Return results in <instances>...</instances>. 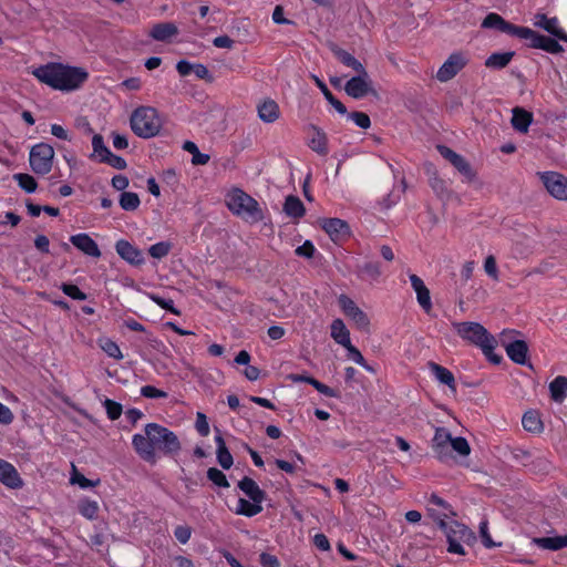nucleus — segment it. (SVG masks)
<instances>
[{"label":"nucleus","mask_w":567,"mask_h":567,"mask_svg":"<svg viewBox=\"0 0 567 567\" xmlns=\"http://www.w3.org/2000/svg\"><path fill=\"white\" fill-rule=\"evenodd\" d=\"M78 511L86 519L94 520L99 516L100 507L96 501L83 498L79 502Z\"/></svg>","instance_id":"38"},{"label":"nucleus","mask_w":567,"mask_h":567,"mask_svg":"<svg viewBox=\"0 0 567 567\" xmlns=\"http://www.w3.org/2000/svg\"><path fill=\"white\" fill-rule=\"evenodd\" d=\"M289 379L295 383H308L312 385L319 393L328 396V398H339L340 393L338 390H334L327 384L320 382L313 377L307 373H292L289 375Z\"/></svg>","instance_id":"21"},{"label":"nucleus","mask_w":567,"mask_h":567,"mask_svg":"<svg viewBox=\"0 0 567 567\" xmlns=\"http://www.w3.org/2000/svg\"><path fill=\"white\" fill-rule=\"evenodd\" d=\"M549 391L555 402H563L567 394V377H556L549 384Z\"/></svg>","instance_id":"35"},{"label":"nucleus","mask_w":567,"mask_h":567,"mask_svg":"<svg viewBox=\"0 0 567 567\" xmlns=\"http://www.w3.org/2000/svg\"><path fill=\"white\" fill-rule=\"evenodd\" d=\"M133 133L142 138H151L157 136L163 126V120L153 106L136 107L130 118Z\"/></svg>","instance_id":"6"},{"label":"nucleus","mask_w":567,"mask_h":567,"mask_svg":"<svg viewBox=\"0 0 567 567\" xmlns=\"http://www.w3.org/2000/svg\"><path fill=\"white\" fill-rule=\"evenodd\" d=\"M183 150L193 155L192 163L194 165H205L210 159L209 155L200 153L197 145L192 141H185L183 144Z\"/></svg>","instance_id":"40"},{"label":"nucleus","mask_w":567,"mask_h":567,"mask_svg":"<svg viewBox=\"0 0 567 567\" xmlns=\"http://www.w3.org/2000/svg\"><path fill=\"white\" fill-rule=\"evenodd\" d=\"M54 148L44 142L33 145L29 153V164L37 175H47L51 172L54 159Z\"/></svg>","instance_id":"8"},{"label":"nucleus","mask_w":567,"mask_h":567,"mask_svg":"<svg viewBox=\"0 0 567 567\" xmlns=\"http://www.w3.org/2000/svg\"><path fill=\"white\" fill-rule=\"evenodd\" d=\"M132 446L140 458L151 465L156 464L157 452L165 456H175L182 449L178 436L158 423H147L144 426V434H134Z\"/></svg>","instance_id":"1"},{"label":"nucleus","mask_w":567,"mask_h":567,"mask_svg":"<svg viewBox=\"0 0 567 567\" xmlns=\"http://www.w3.org/2000/svg\"><path fill=\"white\" fill-rule=\"evenodd\" d=\"M308 130L312 132L307 143L310 150L320 156H327L329 154V147L326 132L315 124H310Z\"/></svg>","instance_id":"19"},{"label":"nucleus","mask_w":567,"mask_h":567,"mask_svg":"<svg viewBox=\"0 0 567 567\" xmlns=\"http://www.w3.org/2000/svg\"><path fill=\"white\" fill-rule=\"evenodd\" d=\"M172 250V244L169 241H158L148 248V254L155 259H162L166 257Z\"/></svg>","instance_id":"43"},{"label":"nucleus","mask_w":567,"mask_h":567,"mask_svg":"<svg viewBox=\"0 0 567 567\" xmlns=\"http://www.w3.org/2000/svg\"><path fill=\"white\" fill-rule=\"evenodd\" d=\"M546 190L558 200H567V177L557 172H538Z\"/></svg>","instance_id":"11"},{"label":"nucleus","mask_w":567,"mask_h":567,"mask_svg":"<svg viewBox=\"0 0 567 567\" xmlns=\"http://www.w3.org/2000/svg\"><path fill=\"white\" fill-rule=\"evenodd\" d=\"M430 515L437 520L440 529H442L446 536L447 551L450 554H456L464 556L466 554L463 544H470L475 539V535L471 528L466 525L452 520L447 523L445 517L446 513H436L434 509L429 508Z\"/></svg>","instance_id":"4"},{"label":"nucleus","mask_w":567,"mask_h":567,"mask_svg":"<svg viewBox=\"0 0 567 567\" xmlns=\"http://www.w3.org/2000/svg\"><path fill=\"white\" fill-rule=\"evenodd\" d=\"M321 227L332 240H339L349 235V225L340 218H326Z\"/></svg>","instance_id":"23"},{"label":"nucleus","mask_w":567,"mask_h":567,"mask_svg":"<svg viewBox=\"0 0 567 567\" xmlns=\"http://www.w3.org/2000/svg\"><path fill=\"white\" fill-rule=\"evenodd\" d=\"M409 278L411 286L416 293V300L420 307L426 315H430L433 308L430 290L425 286L422 278L419 277L417 275L411 274Z\"/></svg>","instance_id":"16"},{"label":"nucleus","mask_w":567,"mask_h":567,"mask_svg":"<svg viewBox=\"0 0 567 567\" xmlns=\"http://www.w3.org/2000/svg\"><path fill=\"white\" fill-rule=\"evenodd\" d=\"M61 290L73 300L83 301L87 298L86 293L73 284H62Z\"/></svg>","instance_id":"48"},{"label":"nucleus","mask_w":567,"mask_h":567,"mask_svg":"<svg viewBox=\"0 0 567 567\" xmlns=\"http://www.w3.org/2000/svg\"><path fill=\"white\" fill-rule=\"evenodd\" d=\"M514 56V52H495L485 60V66L489 69L501 70L509 64Z\"/></svg>","instance_id":"36"},{"label":"nucleus","mask_w":567,"mask_h":567,"mask_svg":"<svg viewBox=\"0 0 567 567\" xmlns=\"http://www.w3.org/2000/svg\"><path fill=\"white\" fill-rule=\"evenodd\" d=\"M100 163H105L120 171L125 169L127 166L126 161L122 156L115 155L112 152L105 158H100Z\"/></svg>","instance_id":"55"},{"label":"nucleus","mask_w":567,"mask_h":567,"mask_svg":"<svg viewBox=\"0 0 567 567\" xmlns=\"http://www.w3.org/2000/svg\"><path fill=\"white\" fill-rule=\"evenodd\" d=\"M238 488L249 498H239L235 514L245 517H254L262 512V503L267 494L249 476H244L237 484Z\"/></svg>","instance_id":"5"},{"label":"nucleus","mask_w":567,"mask_h":567,"mask_svg":"<svg viewBox=\"0 0 567 567\" xmlns=\"http://www.w3.org/2000/svg\"><path fill=\"white\" fill-rule=\"evenodd\" d=\"M178 33L177 27L172 22H161L153 25L150 35L156 41H167Z\"/></svg>","instance_id":"30"},{"label":"nucleus","mask_w":567,"mask_h":567,"mask_svg":"<svg viewBox=\"0 0 567 567\" xmlns=\"http://www.w3.org/2000/svg\"><path fill=\"white\" fill-rule=\"evenodd\" d=\"M228 209L243 219L259 221L262 219V212L258 202L240 188L231 189L226 196Z\"/></svg>","instance_id":"7"},{"label":"nucleus","mask_w":567,"mask_h":567,"mask_svg":"<svg viewBox=\"0 0 567 567\" xmlns=\"http://www.w3.org/2000/svg\"><path fill=\"white\" fill-rule=\"evenodd\" d=\"M429 368L439 382L447 385L454 392L456 391L454 374L447 368L435 362H429Z\"/></svg>","instance_id":"29"},{"label":"nucleus","mask_w":567,"mask_h":567,"mask_svg":"<svg viewBox=\"0 0 567 567\" xmlns=\"http://www.w3.org/2000/svg\"><path fill=\"white\" fill-rule=\"evenodd\" d=\"M71 482L73 484H79L80 487L82 488H89V487H93V486H96L99 484V481H91L89 478H86L84 475L75 472L72 477H71Z\"/></svg>","instance_id":"64"},{"label":"nucleus","mask_w":567,"mask_h":567,"mask_svg":"<svg viewBox=\"0 0 567 567\" xmlns=\"http://www.w3.org/2000/svg\"><path fill=\"white\" fill-rule=\"evenodd\" d=\"M450 446L453 449V451L462 456H467L471 453V447L467 440L462 436L452 437Z\"/></svg>","instance_id":"49"},{"label":"nucleus","mask_w":567,"mask_h":567,"mask_svg":"<svg viewBox=\"0 0 567 567\" xmlns=\"http://www.w3.org/2000/svg\"><path fill=\"white\" fill-rule=\"evenodd\" d=\"M120 206L123 210L134 212L140 207L141 200L136 193L123 192L120 195Z\"/></svg>","instance_id":"42"},{"label":"nucleus","mask_w":567,"mask_h":567,"mask_svg":"<svg viewBox=\"0 0 567 567\" xmlns=\"http://www.w3.org/2000/svg\"><path fill=\"white\" fill-rule=\"evenodd\" d=\"M360 271L373 280H377L382 274L381 266L378 261L365 262L361 266Z\"/></svg>","instance_id":"51"},{"label":"nucleus","mask_w":567,"mask_h":567,"mask_svg":"<svg viewBox=\"0 0 567 567\" xmlns=\"http://www.w3.org/2000/svg\"><path fill=\"white\" fill-rule=\"evenodd\" d=\"M338 305L342 313L353 321L358 329L364 331L369 329L370 319L368 315L349 296L341 293L338 297Z\"/></svg>","instance_id":"12"},{"label":"nucleus","mask_w":567,"mask_h":567,"mask_svg":"<svg viewBox=\"0 0 567 567\" xmlns=\"http://www.w3.org/2000/svg\"><path fill=\"white\" fill-rule=\"evenodd\" d=\"M101 348L110 358L115 360L123 359V353L115 341L106 339L103 341V343H101Z\"/></svg>","instance_id":"47"},{"label":"nucleus","mask_w":567,"mask_h":567,"mask_svg":"<svg viewBox=\"0 0 567 567\" xmlns=\"http://www.w3.org/2000/svg\"><path fill=\"white\" fill-rule=\"evenodd\" d=\"M348 352V358L365 369L367 371H372V368L368 364L367 360L360 352V350L354 347L351 342L350 346L343 347Z\"/></svg>","instance_id":"44"},{"label":"nucleus","mask_w":567,"mask_h":567,"mask_svg":"<svg viewBox=\"0 0 567 567\" xmlns=\"http://www.w3.org/2000/svg\"><path fill=\"white\" fill-rule=\"evenodd\" d=\"M534 25L545 30L554 38L567 43V33L559 25L557 17L548 18L545 13H536L534 18Z\"/></svg>","instance_id":"14"},{"label":"nucleus","mask_w":567,"mask_h":567,"mask_svg":"<svg viewBox=\"0 0 567 567\" xmlns=\"http://www.w3.org/2000/svg\"><path fill=\"white\" fill-rule=\"evenodd\" d=\"M429 504L441 507L442 509H444L443 513H450L454 515L451 505L435 493L431 494V496L429 497Z\"/></svg>","instance_id":"62"},{"label":"nucleus","mask_w":567,"mask_h":567,"mask_svg":"<svg viewBox=\"0 0 567 567\" xmlns=\"http://www.w3.org/2000/svg\"><path fill=\"white\" fill-rule=\"evenodd\" d=\"M195 427L200 436H207L209 434V424L204 413H197Z\"/></svg>","instance_id":"60"},{"label":"nucleus","mask_w":567,"mask_h":567,"mask_svg":"<svg viewBox=\"0 0 567 567\" xmlns=\"http://www.w3.org/2000/svg\"><path fill=\"white\" fill-rule=\"evenodd\" d=\"M0 482L9 488L17 489L23 486V481L17 468L9 462L0 458Z\"/></svg>","instance_id":"22"},{"label":"nucleus","mask_w":567,"mask_h":567,"mask_svg":"<svg viewBox=\"0 0 567 567\" xmlns=\"http://www.w3.org/2000/svg\"><path fill=\"white\" fill-rule=\"evenodd\" d=\"M207 478L212 481L216 486L227 488L229 487V482L226 475L216 467H209L207 470Z\"/></svg>","instance_id":"45"},{"label":"nucleus","mask_w":567,"mask_h":567,"mask_svg":"<svg viewBox=\"0 0 567 567\" xmlns=\"http://www.w3.org/2000/svg\"><path fill=\"white\" fill-rule=\"evenodd\" d=\"M336 58L348 68H351L357 74H363L367 75V70L363 66V64L354 58L350 52L343 50V49H337L333 51Z\"/></svg>","instance_id":"31"},{"label":"nucleus","mask_w":567,"mask_h":567,"mask_svg":"<svg viewBox=\"0 0 567 567\" xmlns=\"http://www.w3.org/2000/svg\"><path fill=\"white\" fill-rule=\"evenodd\" d=\"M117 255L133 266L143 265L145 259L141 249L132 245L128 240L120 239L115 244Z\"/></svg>","instance_id":"15"},{"label":"nucleus","mask_w":567,"mask_h":567,"mask_svg":"<svg viewBox=\"0 0 567 567\" xmlns=\"http://www.w3.org/2000/svg\"><path fill=\"white\" fill-rule=\"evenodd\" d=\"M284 213L292 218L300 219L306 215V207L302 200L296 195H288L284 203Z\"/></svg>","instance_id":"26"},{"label":"nucleus","mask_w":567,"mask_h":567,"mask_svg":"<svg viewBox=\"0 0 567 567\" xmlns=\"http://www.w3.org/2000/svg\"><path fill=\"white\" fill-rule=\"evenodd\" d=\"M259 118L265 123H274L280 116V110L274 100H265L257 107Z\"/></svg>","instance_id":"25"},{"label":"nucleus","mask_w":567,"mask_h":567,"mask_svg":"<svg viewBox=\"0 0 567 567\" xmlns=\"http://www.w3.org/2000/svg\"><path fill=\"white\" fill-rule=\"evenodd\" d=\"M452 165L464 176L467 181H472L475 176L470 163L461 155L452 163Z\"/></svg>","instance_id":"46"},{"label":"nucleus","mask_w":567,"mask_h":567,"mask_svg":"<svg viewBox=\"0 0 567 567\" xmlns=\"http://www.w3.org/2000/svg\"><path fill=\"white\" fill-rule=\"evenodd\" d=\"M484 270L493 280H498V268L493 255L485 258Z\"/></svg>","instance_id":"58"},{"label":"nucleus","mask_w":567,"mask_h":567,"mask_svg":"<svg viewBox=\"0 0 567 567\" xmlns=\"http://www.w3.org/2000/svg\"><path fill=\"white\" fill-rule=\"evenodd\" d=\"M482 28L484 29H496L499 32L509 34L512 37L520 38L524 27L513 24L506 21L502 16L495 12L488 13L483 22Z\"/></svg>","instance_id":"13"},{"label":"nucleus","mask_w":567,"mask_h":567,"mask_svg":"<svg viewBox=\"0 0 567 567\" xmlns=\"http://www.w3.org/2000/svg\"><path fill=\"white\" fill-rule=\"evenodd\" d=\"M71 244L82 251L84 255L93 258L101 257V250L95 240H93L87 234L80 233L70 237Z\"/></svg>","instance_id":"17"},{"label":"nucleus","mask_w":567,"mask_h":567,"mask_svg":"<svg viewBox=\"0 0 567 567\" xmlns=\"http://www.w3.org/2000/svg\"><path fill=\"white\" fill-rule=\"evenodd\" d=\"M92 147L93 153L91 154V159H97L100 162V158H105L110 153V148L105 145L104 138L101 134H94L92 137Z\"/></svg>","instance_id":"39"},{"label":"nucleus","mask_w":567,"mask_h":567,"mask_svg":"<svg viewBox=\"0 0 567 567\" xmlns=\"http://www.w3.org/2000/svg\"><path fill=\"white\" fill-rule=\"evenodd\" d=\"M508 358L520 365L527 362L528 346L524 340H515L505 346Z\"/></svg>","instance_id":"24"},{"label":"nucleus","mask_w":567,"mask_h":567,"mask_svg":"<svg viewBox=\"0 0 567 567\" xmlns=\"http://www.w3.org/2000/svg\"><path fill=\"white\" fill-rule=\"evenodd\" d=\"M315 81L319 90L322 92L324 99L329 102V104H331L339 114H348L346 105L331 93L327 84L317 76H315Z\"/></svg>","instance_id":"34"},{"label":"nucleus","mask_w":567,"mask_h":567,"mask_svg":"<svg viewBox=\"0 0 567 567\" xmlns=\"http://www.w3.org/2000/svg\"><path fill=\"white\" fill-rule=\"evenodd\" d=\"M32 74L41 82L61 92H73L83 86L89 80V72L81 66L49 62L32 71Z\"/></svg>","instance_id":"2"},{"label":"nucleus","mask_w":567,"mask_h":567,"mask_svg":"<svg viewBox=\"0 0 567 567\" xmlns=\"http://www.w3.org/2000/svg\"><path fill=\"white\" fill-rule=\"evenodd\" d=\"M452 434L445 427H436L432 440V449L440 461H444L449 456V447L452 441Z\"/></svg>","instance_id":"20"},{"label":"nucleus","mask_w":567,"mask_h":567,"mask_svg":"<svg viewBox=\"0 0 567 567\" xmlns=\"http://www.w3.org/2000/svg\"><path fill=\"white\" fill-rule=\"evenodd\" d=\"M192 528L187 525H177L174 529V536L178 543L185 545L192 537Z\"/></svg>","instance_id":"56"},{"label":"nucleus","mask_w":567,"mask_h":567,"mask_svg":"<svg viewBox=\"0 0 567 567\" xmlns=\"http://www.w3.org/2000/svg\"><path fill=\"white\" fill-rule=\"evenodd\" d=\"M193 73L200 80H204L208 83H212L214 82V76L212 75V73L209 72V70L207 69L206 65L202 64V63H196L194 64V70H193Z\"/></svg>","instance_id":"61"},{"label":"nucleus","mask_w":567,"mask_h":567,"mask_svg":"<svg viewBox=\"0 0 567 567\" xmlns=\"http://www.w3.org/2000/svg\"><path fill=\"white\" fill-rule=\"evenodd\" d=\"M152 300L157 305L159 306L162 309L173 313V315H176V316H179L181 312L179 310H177L175 308V305H174V300L171 299V298H164V297H161V296H152Z\"/></svg>","instance_id":"53"},{"label":"nucleus","mask_w":567,"mask_h":567,"mask_svg":"<svg viewBox=\"0 0 567 567\" xmlns=\"http://www.w3.org/2000/svg\"><path fill=\"white\" fill-rule=\"evenodd\" d=\"M470 62L467 53L457 51L449 55L445 62L436 72V79L442 82H449L455 78Z\"/></svg>","instance_id":"9"},{"label":"nucleus","mask_w":567,"mask_h":567,"mask_svg":"<svg viewBox=\"0 0 567 567\" xmlns=\"http://www.w3.org/2000/svg\"><path fill=\"white\" fill-rule=\"evenodd\" d=\"M141 395L147 399H165L168 394L153 385H144L141 388Z\"/></svg>","instance_id":"57"},{"label":"nucleus","mask_w":567,"mask_h":567,"mask_svg":"<svg viewBox=\"0 0 567 567\" xmlns=\"http://www.w3.org/2000/svg\"><path fill=\"white\" fill-rule=\"evenodd\" d=\"M478 532H480L482 544L486 548H494L497 546V544H495L494 540L492 539V536L488 530V522L486 519H484L480 523ZM499 545L501 544H498V546Z\"/></svg>","instance_id":"50"},{"label":"nucleus","mask_w":567,"mask_h":567,"mask_svg":"<svg viewBox=\"0 0 567 567\" xmlns=\"http://www.w3.org/2000/svg\"><path fill=\"white\" fill-rule=\"evenodd\" d=\"M316 247L310 240H306L301 246H298L295 254L299 257L310 259L315 256Z\"/></svg>","instance_id":"59"},{"label":"nucleus","mask_w":567,"mask_h":567,"mask_svg":"<svg viewBox=\"0 0 567 567\" xmlns=\"http://www.w3.org/2000/svg\"><path fill=\"white\" fill-rule=\"evenodd\" d=\"M512 125L519 133H527L533 122V114L522 107L513 110Z\"/></svg>","instance_id":"28"},{"label":"nucleus","mask_w":567,"mask_h":567,"mask_svg":"<svg viewBox=\"0 0 567 567\" xmlns=\"http://www.w3.org/2000/svg\"><path fill=\"white\" fill-rule=\"evenodd\" d=\"M13 179L18 183L19 187L28 194L34 193L38 188V182L30 174L17 173L13 175Z\"/></svg>","instance_id":"41"},{"label":"nucleus","mask_w":567,"mask_h":567,"mask_svg":"<svg viewBox=\"0 0 567 567\" xmlns=\"http://www.w3.org/2000/svg\"><path fill=\"white\" fill-rule=\"evenodd\" d=\"M346 93L353 99H362L370 91L369 74L352 76L344 85Z\"/></svg>","instance_id":"18"},{"label":"nucleus","mask_w":567,"mask_h":567,"mask_svg":"<svg viewBox=\"0 0 567 567\" xmlns=\"http://www.w3.org/2000/svg\"><path fill=\"white\" fill-rule=\"evenodd\" d=\"M330 334L336 343H338L342 347L350 346V342H351L350 331L346 327L342 319L337 318L331 322Z\"/></svg>","instance_id":"27"},{"label":"nucleus","mask_w":567,"mask_h":567,"mask_svg":"<svg viewBox=\"0 0 567 567\" xmlns=\"http://www.w3.org/2000/svg\"><path fill=\"white\" fill-rule=\"evenodd\" d=\"M453 326L462 339L481 348L491 362L498 364L502 361V355L494 353L496 347L495 338L481 323L464 321L456 322Z\"/></svg>","instance_id":"3"},{"label":"nucleus","mask_w":567,"mask_h":567,"mask_svg":"<svg viewBox=\"0 0 567 567\" xmlns=\"http://www.w3.org/2000/svg\"><path fill=\"white\" fill-rule=\"evenodd\" d=\"M523 427L532 433H540L544 429L539 414L536 411H527L522 417Z\"/></svg>","instance_id":"37"},{"label":"nucleus","mask_w":567,"mask_h":567,"mask_svg":"<svg viewBox=\"0 0 567 567\" xmlns=\"http://www.w3.org/2000/svg\"><path fill=\"white\" fill-rule=\"evenodd\" d=\"M519 39L528 41V47L533 49H540L551 54H558L564 51L558 39L540 34L528 27H524Z\"/></svg>","instance_id":"10"},{"label":"nucleus","mask_w":567,"mask_h":567,"mask_svg":"<svg viewBox=\"0 0 567 567\" xmlns=\"http://www.w3.org/2000/svg\"><path fill=\"white\" fill-rule=\"evenodd\" d=\"M215 442L217 445V462L224 470H229L234 464L233 455L226 446V443L220 433L215 435Z\"/></svg>","instance_id":"32"},{"label":"nucleus","mask_w":567,"mask_h":567,"mask_svg":"<svg viewBox=\"0 0 567 567\" xmlns=\"http://www.w3.org/2000/svg\"><path fill=\"white\" fill-rule=\"evenodd\" d=\"M259 563L262 567H280L278 557L265 551L259 555Z\"/></svg>","instance_id":"63"},{"label":"nucleus","mask_w":567,"mask_h":567,"mask_svg":"<svg viewBox=\"0 0 567 567\" xmlns=\"http://www.w3.org/2000/svg\"><path fill=\"white\" fill-rule=\"evenodd\" d=\"M104 406L106 410L107 417L112 421L117 420L123 412L122 404L111 399L105 400Z\"/></svg>","instance_id":"52"},{"label":"nucleus","mask_w":567,"mask_h":567,"mask_svg":"<svg viewBox=\"0 0 567 567\" xmlns=\"http://www.w3.org/2000/svg\"><path fill=\"white\" fill-rule=\"evenodd\" d=\"M533 543L542 549L556 551L567 546V535L554 537H536L533 538Z\"/></svg>","instance_id":"33"},{"label":"nucleus","mask_w":567,"mask_h":567,"mask_svg":"<svg viewBox=\"0 0 567 567\" xmlns=\"http://www.w3.org/2000/svg\"><path fill=\"white\" fill-rule=\"evenodd\" d=\"M348 116L360 128L367 130L371 126V120H370L369 115L364 112L354 111V112L349 113Z\"/></svg>","instance_id":"54"}]
</instances>
